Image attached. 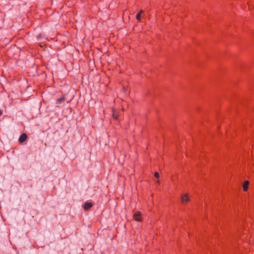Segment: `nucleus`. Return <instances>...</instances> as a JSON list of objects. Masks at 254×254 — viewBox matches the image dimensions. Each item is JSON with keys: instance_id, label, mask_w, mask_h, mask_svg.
Wrapping results in <instances>:
<instances>
[{"instance_id": "f257e3e1", "label": "nucleus", "mask_w": 254, "mask_h": 254, "mask_svg": "<svg viewBox=\"0 0 254 254\" xmlns=\"http://www.w3.org/2000/svg\"><path fill=\"white\" fill-rule=\"evenodd\" d=\"M190 200L189 195L188 193H184L181 196V201L182 203L188 202Z\"/></svg>"}, {"instance_id": "f03ea898", "label": "nucleus", "mask_w": 254, "mask_h": 254, "mask_svg": "<svg viewBox=\"0 0 254 254\" xmlns=\"http://www.w3.org/2000/svg\"><path fill=\"white\" fill-rule=\"evenodd\" d=\"M27 138V135L26 133H22L19 138L18 141L20 143L24 142Z\"/></svg>"}, {"instance_id": "7ed1b4c3", "label": "nucleus", "mask_w": 254, "mask_h": 254, "mask_svg": "<svg viewBox=\"0 0 254 254\" xmlns=\"http://www.w3.org/2000/svg\"><path fill=\"white\" fill-rule=\"evenodd\" d=\"M133 218L136 221H141V214L139 212L134 213L133 214Z\"/></svg>"}, {"instance_id": "20e7f679", "label": "nucleus", "mask_w": 254, "mask_h": 254, "mask_svg": "<svg viewBox=\"0 0 254 254\" xmlns=\"http://www.w3.org/2000/svg\"><path fill=\"white\" fill-rule=\"evenodd\" d=\"M93 206V204L90 202H86L84 204V209L85 210H88Z\"/></svg>"}, {"instance_id": "39448f33", "label": "nucleus", "mask_w": 254, "mask_h": 254, "mask_svg": "<svg viewBox=\"0 0 254 254\" xmlns=\"http://www.w3.org/2000/svg\"><path fill=\"white\" fill-rule=\"evenodd\" d=\"M249 184V182L248 181H246L244 182L243 185V188L244 191H246L248 190Z\"/></svg>"}, {"instance_id": "423d86ee", "label": "nucleus", "mask_w": 254, "mask_h": 254, "mask_svg": "<svg viewBox=\"0 0 254 254\" xmlns=\"http://www.w3.org/2000/svg\"><path fill=\"white\" fill-rule=\"evenodd\" d=\"M118 115L117 114V111H115V110H114L113 111V117L114 118H115V119H117L118 118Z\"/></svg>"}, {"instance_id": "0eeeda50", "label": "nucleus", "mask_w": 254, "mask_h": 254, "mask_svg": "<svg viewBox=\"0 0 254 254\" xmlns=\"http://www.w3.org/2000/svg\"><path fill=\"white\" fill-rule=\"evenodd\" d=\"M64 99H65L64 97L60 98L57 100V103L58 104H61L64 100Z\"/></svg>"}, {"instance_id": "6e6552de", "label": "nucleus", "mask_w": 254, "mask_h": 254, "mask_svg": "<svg viewBox=\"0 0 254 254\" xmlns=\"http://www.w3.org/2000/svg\"><path fill=\"white\" fill-rule=\"evenodd\" d=\"M140 16H141L140 13H138L136 14V19H137L138 21H141Z\"/></svg>"}, {"instance_id": "1a4fd4ad", "label": "nucleus", "mask_w": 254, "mask_h": 254, "mask_svg": "<svg viewBox=\"0 0 254 254\" xmlns=\"http://www.w3.org/2000/svg\"><path fill=\"white\" fill-rule=\"evenodd\" d=\"M154 176L156 177V178H158L159 177V174L158 172H155L154 173Z\"/></svg>"}, {"instance_id": "9d476101", "label": "nucleus", "mask_w": 254, "mask_h": 254, "mask_svg": "<svg viewBox=\"0 0 254 254\" xmlns=\"http://www.w3.org/2000/svg\"><path fill=\"white\" fill-rule=\"evenodd\" d=\"M144 11L142 10H140V11L139 12V13H140V14L142 13H143Z\"/></svg>"}, {"instance_id": "9b49d317", "label": "nucleus", "mask_w": 254, "mask_h": 254, "mask_svg": "<svg viewBox=\"0 0 254 254\" xmlns=\"http://www.w3.org/2000/svg\"><path fill=\"white\" fill-rule=\"evenodd\" d=\"M2 113V111L0 109V116H1Z\"/></svg>"}, {"instance_id": "f8f14e48", "label": "nucleus", "mask_w": 254, "mask_h": 254, "mask_svg": "<svg viewBox=\"0 0 254 254\" xmlns=\"http://www.w3.org/2000/svg\"><path fill=\"white\" fill-rule=\"evenodd\" d=\"M157 184H159V181H157Z\"/></svg>"}]
</instances>
